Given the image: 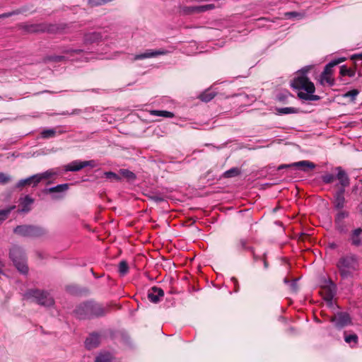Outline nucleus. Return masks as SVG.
I'll return each instance as SVG.
<instances>
[{"mask_svg":"<svg viewBox=\"0 0 362 362\" xmlns=\"http://www.w3.org/2000/svg\"><path fill=\"white\" fill-rule=\"evenodd\" d=\"M340 75L341 76H349L353 77L355 75V71L351 69H348L345 65L340 67Z\"/></svg>","mask_w":362,"mask_h":362,"instance_id":"nucleus-29","label":"nucleus"},{"mask_svg":"<svg viewBox=\"0 0 362 362\" xmlns=\"http://www.w3.org/2000/svg\"><path fill=\"white\" fill-rule=\"evenodd\" d=\"M101 38V35L98 33H92L85 35V42L86 43H92L98 41Z\"/></svg>","mask_w":362,"mask_h":362,"instance_id":"nucleus-24","label":"nucleus"},{"mask_svg":"<svg viewBox=\"0 0 362 362\" xmlns=\"http://www.w3.org/2000/svg\"><path fill=\"white\" fill-rule=\"evenodd\" d=\"M12 15V13H6L0 15V18H8Z\"/></svg>","mask_w":362,"mask_h":362,"instance_id":"nucleus-45","label":"nucleus"},{"mask_svg":"<svg viewBox=\"0 0 362 362\" xmlns=\"http://www.w3.org/2000/svg\"><path fill=\"white\" fill-rule=\"evenodd\" d=\"M9 255L19 272L27 274L28 272V267L23 249L18 246L14 245L10 250Z\"/></svg>","mask_w":362,"mask_h":362,"instance_id":"nucleus-4","label":"nucleus"},{"mask_svg":"<svg viewBox=\"0 0 362 362\" xmlns=\"http://www.w3.org/2000/svg\"><path fill=\"white\" fill-rule=\"evenodd\" d=\"M151 114L154 116L164 117L168 118H172L174 117V114L173 112L166 110H152Z\"/></svg>","mask_w":362,"mask_h":362,"instance_id":"nucleus-26","label":"nucleus"},{"mask_svg":"<svg viewBox=\"0 0 362 362\" xmlns=\"http://www.w3.org/2000/svg\"><path fill=\"white\" fill-rule=\"evenodd\" d=\"M359 91L356 89H353L351 90H349L346 92L345 94H344V98H350L351 101H354L356 96L358 95Z\"/></svg>","mask_w":362,"mask_h":362,"instance_id":"nucleus-39","label":"nucleus"},{"mask_svg":"<svg viewBox=\"0 0 362 362\" xmlns=\"http://www.w3.org/2000/svg\"><path fill=\"white\" fill-rule=\"evenodd\" d=\"M276 110L279 115L293 114L298 112L297 109L294 107H281Z\"/></svg>","mask_w":362,"mask_h":362,"instance_id":"nucleus-33","label":"nucleus"},{"mask_svg":"<svg viewBox=\"0 0 362 362\" xmlns=\"http://www.w3.org/2000/svg\"><path fill=\"white\" fill-rule=\"evenodd\" d=\"M286 98H287V95L281 94V95H278V99L280 101H284Z\"/></svg>","mask_w":362,"mask_h":362,"instance_id":"nucleus-46","label":"nucleus"},{"mask_svg":"<svg viewBox=\"0 0 362 362\" xmlns=\"http://www.w3.org/2000/svg\"><path fill=\"white\" fill-rule=\"evenodd\" d=\"M38 182H37V176L34 175L30 176L26 179L21 180L16 185L17 187L22 188L25 185H33V187L37 186Z\"/></svg>","mask_w":362,"mask_h":362,"instance_id":"nucleus-20","label":"nucleus"},{"mask_svg":"<svg viewBox=\"0 0 362 362\" xmlns=\"http://www.w3.org/2000/svg\"><path fill=\"white\" fill-rule=\"evenodd\" d=\"M345 189L339 188L334 195V208L339 210L344 207L346 199L344 197Z\"/></svg>","mask_w":362,"mask_h":362,"instance_id":"nucleus-14","label":"nucleus"},{"mask_svg":"<svg viewBox=\"0 0 362 362\" xmlns=\"http://www.w3.org/2000/svg\"><path fill=\"white\" fill-rule=\"evenodd\" d=\"M348 216H349L348 212H346L345 211H339L335 216V219H334L335 226H336L337 229L340 233H346V229L345 225L344 223V219L346 218V217H348Z\"/></svg>","mask_w":362,"mask_h":362,"instance_id":"nucleus-15","label":"nucleus"},{"mask_svg":"<svg viewBox=\"0 0 362 362\" xmlns=\"http://www.w3.org/2000/svg\"><path fill=\"white\" fill-rule=\"evenodd\" d=\"M251 251H252V254H253V258H254V259H255V261H256V260H257V259H258L257 256L254 253V252H253V250H252Z\"/></svg>","mask_w":362,"mask_h":362,"instance_id":"nucleus-48","label":"nucleus"},{"mask_svg":"<svg viewBox=\"0 0 362 362\" xmlns=\"http://www.w3.org/2000/svg\"><path fill=\"white\" fill-rule=\"evenodd\" d=\"M110 312L108 305L104 306L95 301H88L80 304L75 310L76 315L79 319H90L105 316Z\"/></svg>","mask_w":362,"mask_h":362,"instance_id":"nucleus-2","label":"nucleus"},{"mask_svg":"<svg viewBox=\"0 0 362 362\" xmlns=\"http://www.w3.org/2000/svg\"><path fill=\"white\" fill-rule=\"evenodd\" d=\"M337 267L342 279L351 278L359 269L358 259L351 253L342 255L337 263Z\"/></svg>","mask_w":362,"mask_h":362,"instance_id":"nucleus-3","label":"nucleus"},{"mask_svg":"<svg viewBox=\"0 0 362 362\" xmlns=\"http://www.w3.org/2000/svg\"><path fill=\"white\" fill-rule=\"evenodd\" d=\"M216 95V93L211 90H206L199 95V99L204 102L211 100Z\"/></svg>","mask_w":362,"mask_h":362,"instance_id":"nucleus-25","label":"nucleus"},{"mask_svg":"<svg viewBox=\"0 0 362 362\" xmlns=\"http://www.w3.org/2000/svg\"><path fill=\"white\" fill-rule=\"evenodd\" d=\"M23 28L28 33L44 32L46 26L42 24H29L23 25Z\"/></svg>","mask_w":362,"mask_h":362,"instance_id":"nucleus-21","label":"nucleus"},{"mask_svg":"<svg viewBox=\"0 0 362 362\" xmlns=\"http://www.w3.org/2000/svg\"><path fill=\"white\" fill-rule=\"evenodd\" d=\"M263 262H264V267H265V268H267V267H268V264H267V262L266 259H263Z\"/></svg>","mask_w":362,"mask_h":362,"instance_id":"nucleus-49","label":"nucleus"},{"mask_svg":"<svg viewBox=\"0 0 362 362\" xmlns=\"http://www.w3.org/2000/svg\"><path fill=\"white\" fill-rule=\"evenodd\" d=\"M358 57L362 59V54H359Z\"/></svg>","mask_w":362,"mask_h":362,"instance_id":"nucleus-51","label":"nucleus"},{"mask_svg":"<svg viewBox=\"0 0 362 362\" xmlns=\"http://www.w3.org/2000/svg\"><path fill=\"white\" fill-rule=\"evenodd\" d=\"M301 15L298 13V12H296V11H292V12H287L285 13V16L287 17V18H293V17H298V16H300Z\"/></svg>","mask_w":362,"mask_h":362,"instance_id":"nucleus-42","label":"nucleus"},{"mask_svg":"<svg viewBox=\"0 0 362 362\" xmlns=\"http://www.w3.org/2000/svg\"><path fill=\"white\" fill-rule=\"evenodd\" d=\"M119 272L120 275L124 276L126 275L129 272V266L126 261L122 260L119 262Z\"/></svg>","mask_w":362,"mask_h":362,"instance_id":"nucleus-30","label":"nucleus"},{"mask_svg":"<svg viewBox=\"0 0 362 362\" xmlns=\"http://www.w3.org/2000/svg\"><path fill=\"white\" fill-rule=\"evenodd\" d=\"M296 167L304 172L308 170V169L313 170L315 168V165L309 160H301L296 163H293L288 165H281L278 167V170H281L286 168Z\"/></svg>","mask_w":362,"mask_h":362,"instance_id":"nucleus-10","label":"nucleus"},{"mask_svg":"<svg viewBox=\"0 0 362 362\" xmlns=\"http://www.w3.org/2000/svg\"><path fill=\"white\" fill-rule=\"evenodd\" d=\"M331 321L337 327L342 328L351 323V318L346 313H338L331 318Z\"/></svg>","mask_w":362,"mask_h":362,"instance_id":"nucleus-11","label":"nucleus"},{"mask_svg":"<svg viewBox=\"0 0 362 362\" xmlns=\"http://www.w3.org/2000/svg\"><path fill=\"white\" fill-rule=\"evenodd\" d=\"M100 342V337L98 334H90L86 339L85 345L88 349L96 348Z\"/></svg>","mask_w":362,"mask_h":362,"instance_id":"nucleus-19","label":"nucleus"},{"mask_svg":"<svg viewBox=\"0 0 362 362\" xmlns=\"http://www.w3.org/2000/svg\"><path fill=\"white\" fill-rule=\"evenodd\" d=\"M247 240L246 239H240L235 244V248L238 250H252V248L247 247Z\"/></svg>","mask_w":362,"mask_h":362,"instance_id":"nucleus-32","label":"nucleus"},{"mask_svg":"<svg viewBox=\"0 0 362 362\" xmlns=\"http://www.w3.org/2000/svg\"><path fill=\"white\" fill-rule=\"evenodd\" d=\"M335 291V284L331 280H329L327 281V284L322 286L321 293L323 296V298L325 300L332 301V298L334 296Z\"/></svg>","mask_w":362,"mask_h":362,"instance_id":"nucleus-12","label":"nucleus"},{"mask_svg":"<svg viewBox=\"0 0 362 362\" xmlns=\"http://www.w3.org/2000/svg\"><path fill=\"white\" fill-rule=\"evenodd\" d=\"M104 175L107 179L111 181L119 182L121 180V177L113 172H105Z\"/></svg>","mask_w":362,"mask_h":362,"instance_id":"nucleus-36","label":"nucleus"},{"mask_svg":"<svg viewBox=\"0 0 362 362\" xmlns=\"http://www.w3.org/2000/svg\"><path fill=\"white\" fill-rule=\"evenodd\" d=\"M11 180V177L4 173H0V185L8 183Z\"/></svg>","mask_w":362,"mask_h":362,"instance_id":"nucleus-41","label":"nucleus"},{"mask_svg":"<svg viewBox=\"0 0 362 362\" xmlns=\"http://www.w3.org/2000/svg\"><path fill=\"white\" fill-rule=\"evenodd\" d=\"M344 58H339L328 63L324 68L323 71L319 76L318 82L320 85L325 86H333L334 85V78L333 76V68L337 64L344 61Z\"/></svg>","mask_w":362,"mask_h":362,"instance_id":"nucleus-5","label":"nucleus"},{"mask_svg":"<svg viewBox=\"0 0 362 362\" xmlns=\"http://www.w3.org/2000/svg\"><path fill=\"white\" fill-rule=\"evenodd\" d=\"M68 188H69L68 184H62V185H58L53 187H50L47 189V191L50 193L62 192L67 190Z\"/></svg>","mask_w":362,"mask_h":362,"instance_id":"nucleus-28","label":"nucleus"},{"mask_svg":"<svg viewBox=\"0 0 362 362\" xmlns=\"http://www.w3.org/2000/svg\"><path fill=\"white\" fill-rule=\"evenodd\" d=\"M56 131L54 129H45L41 133V136L44 139L54 137Z\"/></svg>","mask_w":362,"mask_h":362,"instance_id":"nucleus-38","label":"nucleus"},{"mask_svg":"<svg viewBox=\"0 0 362 362\" xmlns=\"http://www.w3.org/2000/svg\"><path fill=\"white\" fill-rule=\"evenodd\" d=\"M344 340L346 343L350 344L354 342V344H357L358 342V336L356 334L345 335Z\"/></svg>","mask_w":362,"mask_h":362,"instance_id":"nucleus-40","label":"nucleus"},{"mask_svg":"<svg viewBox=\"0 0 362 362\" xmlns=\"http://www.w3.org/2000/svg\"><path fill=\"white\" fill-rule=\"evenodd\" d=\"M220 6H216L214 4L202 5V6H184L182 8V11L183 13L186 15H190L193 13H204L206 11L214 9L216 8L219 7Z\"/></svg>","mask_w":362,"mask_h":362,"instance_id":"nucleus-8","label":"nucleus"},{"mask_svg":"<svg viewBox=\"0 0 362 362\" xmlns=\"http://www.w3.org/2000/svg\"><path fill=\"white\" fill-rule=\"evenodd\" d=\"M163 290L156 286H153L148 292V298L153 303L159 302L160 298L163 297Z\"/></svg>","mask_w":362,"mask_h":362,"instance_id":"nucleus-16","label":"nucleus"},{"mask_svg":"<svg viewBox=\"0 0 362 362\" xmlns=\"http://www.w3.org/2000/svg\"><path fill=\"white\" fill-rule=\"evenodd\" d=\"M240 171L238 168H233L224 173L226 177H233L240 175Z\"/></svg>","mask_w":362,"mask_h":362,"instance_id":"nucleus-34","label":"nucleus"},{"mask_svg":"<svg viewBox=\"0 0 362 362\" xmlns=\"http://www.w3.org/2000/svg\"><path fill=\"white\" fill-rule=\"evenodd\" d=\"M334 170L337 172L336 178L339 182V184L341 185L340 188L345 189V187H348L350 185V180L347 173L340 166L335 168Z\"/></svg>","mask_w":362,"mask_h":362,"instance_id":"nucleus-13","label":"nucleus"},{"mask_svg":"<svg viewBox=\"0 0 362 362\" xmlns=\"http://www.w3.org/2000/svg\"><path fill=\"white\" fill-rule=\"evenodd\" d=\"M169 52L165 49H159V50H147L146 52L140 54H136L134 57V60H140L146 58L155 57L158 55H164L168 54Z\"/></svg>","mask_w":362,"mask_h":362,"instance_id":"nucleus-17","label":"nucleus"},{"mask_svg":"<svg viewBox=\"0 0 362 362\" xmlns=\"http://www.w3.org/2000/svg\"><path fill=\"white\" fill-rule=\"evenodd\" d=\"M24 298L32 299L37 303L43 306H51L54 304V299L49 293L38 289H30L24 294Z\"/></svg>","mask_w":362,"mask_h":362,"instance_id":"nucleus-6","label":"nucleus"},{"mask_svg":"<svg viewBox=\"0 0 362 362\" xmlns=\"http://www.w3.org/2000/svg\"><path fill=\"white\" fill-rule=\"evenodd\" d=\"M15 208L16 206H13L8 209L0 210V222L6 220L8 218V215L10 214L11 211Z\"/></svg>","mask_w":362,"mask_h":362,"instance_id":"nucleus-31","label":"nucleus"},{"mask_svg":"<svg viewBox=\"0 0 362 362\" xmlns=\"http://www.w3.org/2000/svg\"><path fill=\"white\" fill-rule=\"evenodd\" d=\"M349 240L352 245L358 247L362 245V228H358L351 231Z\"/></svg>","mask_w":362,"mask_h":362,"instance_id":"nucleus-18","label":"nucleus"},{"mask_svg":"<svg viewBox=\"0 0 362 362\" xmlns=\"http://www.w3.org/2000/svg\"><path fill=\"white\" fill-rule=\"evenodd\" d=\"M74 52H79L81 50H73Z\"/></svg>","mask_w":362,"mask_h":362,"instance_id":"nucleus-50","label":"nucleus"},{"mask_svg":"<svg viewBox=\"0 0 362 362\" xmlns=\"http://www.w3.org/2000/svg\"><path fill=\"white\" fill-rule=\"evenodd\" d=\"M56 175L53 170H47L42 173L36 174L37 182L40 183L43 180L49 179Z\"/></svg>","mask_w":362,"mask_h":362,"instance_id":"nucleus-23","label":"nucleus"},{"mask_svg":"<svg viewBox=\"0 0 362 362\" xmlns=\"http://www.w3.org/2000/svg\"><path fill=\"white\" fill-rule=\"evenodd\" d=\"M13 231L19 235L30 238L40 237L46 233L44 228L31 225L18 226L14 228Z\"/></svg>","mask_w":362,"mask_h":362,"instance_id":"nucleus-7","label":"nucleus"},{"mask_svg":"<svg viewBox=\"0 0 362 362\" xmlns=\"http://www.w3.org/2000/svg\"><path fill=\"white\" fill-rule=\"evenodd\" d=\"M34 202V199L29 195H26L21 201V211L28 212L30 210V206Z\"/></svg>","mask_w":362,"mask_h":362,"instance_id":"nucleus-22","label":"nucleus"},{"mask_svg":"<svg viewBox=\"0 0 362 362\" xmlns=\"http://www.w3.org/2000/svg\"><path fill=\"white\" fill-rule=\"evenodd\" d=\"M95 362H112V356L110 353H103L96 357Z\"/></svg>","mask_w":362,"mask_h":362,"instance_id":"nucleus-27","label":"nucleus"},{"mask_svg":"<svg viewBox=\"0 0 362 362\" xmlns=\"http://www.w3.org/2000/svg\"><path fill=\"white\" fill-rule=\"evenodd\" d=\"M64 59L63 56H55L52 58V60L54 62H60Z\"/></svg>","mask_w":362,"mask_h":362,"instance_id":"nucleus-44","label":"nucleus"},{"mask_svg":"<svg viewBox=\"0 0 362 362\" xmlns=\"http://www.w3.org/2000/svg\"><path fill=\"white\" fill-rule=\"evenodd\" d=\"M311 66H305L297 72L291 82V86L298 90V97L303 100L316 101L320 97L314 95L315 87L314 83L307 76V73Z\"/></svg>","mask_w":362,"mask_h":362,"instance_id":"nucleus-1","label":"nucleus"},{"mask_svg":"<svg viewBox=\"0 0 362 362\" xmlns=\"http://www.w3.org/2000/svg\"><path fill=\"white\" fill-rule=\"evenodd\" d=\"M151 199L156 201V202H160L163 201V198L158 195L151 197Z\"/></svg>","mask_w":362,"mask_h":362,"instance_id":"nucleus-43","label":"nucleus"},{"mask_svg":"<svg viewBox=\"0 0 362 362\" xmlns=\"http://www.w3.org/2000/svg\"><path fill=\"white\" fill-rule=\"evenodd\" d=\"M120 173L126 178H127L129 180H134L136 179L135 174L127 169H122L120 170Z\"/></svg>","mask_w":362,"mask_h":362,"instance_id":"nucleus-35","label":"nucleus"},{"mask_svg":"<svg viewBox=\"0 0 362 362\" xmlns=\"http://www.w3.org/2000/svg\"><path fill=\"white\" fill-rule=\"evenodd\" d=\"M4 267V263L0 259V273H2V269Z\"/></svg>","mask_w":362,"mask_h":362,"instance_id":"nucleus-47","label":"nucleus"},{"mask_svg":"<svg viewBox=\"0 0 362 362\" xmlns=\"http://www.w3.org/2000/svg\"><path fill=\"white\" fill-rule=\"evenodd\" d=\"M90 166L94 167L95 166V162L94 160H86V161H81V160H74L71 162L70 163L64 165V168L65 171H72V172H76L79 171L81 169Z\"/></svg>","mask_w":362,"mask_h":362,"instance_id":"nucleus-9","label":"nucleus"},{"mask_svg":"<svg viewBox=\"0 0 362 362\" xmlns=\"http://www.w3.org/2000/svg\"><path fill=\"white\" fill-rule=\"evenodd\" d=\"M336 179V176L331 173H326L322 176V180L325 184H331Z\"/></svg>","mask_w":362,"mask_h":362,"instance_id":"nucleus-37","label":"nucleus"}]
</instances>
